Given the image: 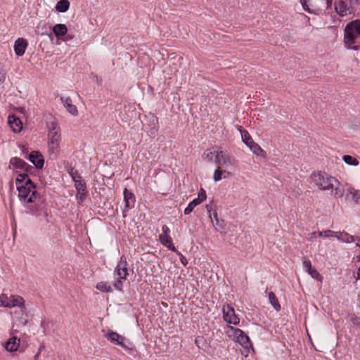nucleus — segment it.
<instances>
[{
    "mask_svg": "<svg viewBox=\"0 0 360 360\" xmlns=\"http://www.w3.org/2000/svg\"><path fill=\"white\" fill-rule=\"evenodd\" d=\"M19 173L15 179V186L20 202L27 210V213L39 216L44 208L43 200L37 192L36 186L27 173Z\"/></svg>",
    "mask_w": 360,
    "mask_h": 360,
    "instance_id": "obj_1",
    "label": "nucleus"
},
{
    "mask_svg": "<svg viewBox=\"0 0 360 360\" xmlns=\"http://www.w3.org/2000/svg\"><path fill=\"white\" fill-rule=\"evenodd\" d=\"M312 181L321 190L328 191L335 198H341L344 195V189L341 188L340 181L325 172H319L311 176Z\"/></svg>",
    "mask_w": 360,
    "mask_h": 360,
    "instance_id": "obj_2",
    "label": "nucleus"
},
{
    "mask_svg": "<svg viewBox=\"0 0 360 360\" xmlns=\"http://www.w3.org/2000/svg\"><path fill=\"white\" fill-rule=\"evenodd\" d=\"M60 128L55 123H51L48 134V152L52 159L56 158L60 152Z\"/></svg>",
    "mask_w": 360,
    "mask_h": 360,
    "instance_id": "obj_3",
    "label": "nucleus"
},
{
    "mask_svg": "<svg viewBox=\"0 0 360 360\" xmlns=\"http://www.w3.org/2000/svg\"><path fill=\"white\" fill-rule=\"evenodd\" d=\"M360 36V21L355 20L347 24L345 29V43L347 48L356 49L353 46L355 39Z\"/></svg>",
    "mask_w": 360,
    "mask_h": 360,
    "instance_id": "obj_4",
    "label": "nucleus"
},
{
    "mask_svg": "<svg viewBox=\"0 0 360 360\" xmlns=\"http://www.w3.org/2000/svg\"><path fill=\"white\" fill-rule=\"evenodd\" d=\"M225 333L233 341L238 342L245 348H248L251 346L249 337L239 328H236L231 326H227L225 328Z\"/></svg>",
    "mask_w": 360,
    "mask_h": 360,
    "instance_id": "obj_5",
    "label": "nucleus"
},
{
    "mask_svg": "<svg viewBox=\"0 0 360 360\" xmlns=\"http://www.w3.org/2000/svg\"><path fill=\"white\" fill-rule=\"evenodd\" d=\"M225 333L233 341L238 342L245 348H248L251 346L249 337L239 328H236L231 326H227L225 328Z\"/></svg>",
    "mask_w": 360,
    "mask_h": 360,
    "instance_id": "obj_6",
    "label": "nucleus"
},
{
    "mask_svg": "<svg viewBox=\"0 0 360 360\" xmlns=\"http://www.w3.org/2000/svg\"><path fill=\"white\" fill-rule=\"evenodd\" d=\"M127 274L128 271L126 259L122 257L114 271V277L115 279H116V282L114 283V288L115 290H122V282L126 280Z\"/></svg>",
    "mask_w": 360,
    "mask_h": 360,
    "instance_id": "obj_7",
    "label": "nucleus"
},
{
    "mask_svg": "<svg viewBox=\"0 0 360 360\" xmlns=\"http://www.w3.org/2000/svg\"><path fill=\"white\" fill-rule=\"evenodd\" d=\"M24 300L19 295H8L6 294H1L0 295V307L13 308L18 307L24 308Z\"/></svg>",
    "mask_w": 360,
    "mask_h": 360,
    "instance_id": "obj_8",
    "label": "nucleus"
},
{
    "mask_svg": "<svg viewBox=\"0 0 360 360\" xmlns=\"http://www.w3.org/2000/svg\"><path fill=\"white\" fill-rule=\"evenodd\" d=\"M105 338L114 345H119L124 349H131V342L116 332L109 330L105 334Z\"/></svg>",
    "mask_w": 360,
    "mask_h": 360,
    "instance_id": "obj_9",
    "label": "nucleus"
},
{
    "mask_svg": "<svg viewBox=\"0 0 360 360\" xmlns=\"http://www.w3.org/2000/svg\"><path fill=\"white\" fill-rule=\"evenodd\" d=\"M236 162L235 158L229 155L226 151L221 150L218 151L215 163L219 167L231 168L235 165Z\"/></svg>",
    "mask_w": 360,
    "mask_h": 360,
    "instance_id": "obj_10",
    "label": "nucleus"
},
{
    "mask_svg": "<svg viewBox=\"0 0 360 360\" xmlns=\"http://www.w3.org/2000/svg\"><path fill=\"white\" fill-rule=\"evenodd\" d=\"M223 319L229 324L238 325L240 319L236 314L235 310L229 305H224L222 308Z\"/></svg>",
    "mask_w": 360,
    "mask_h": 360,
    "instance_id": "obj_11",
    "label": "nucleus"
},
{
    "mask_svg": "<svg viewBox=\"0 0 360 360\" xmlns=\"http://www.w3.org/2000/svg\"><path fill=\"white\" fill-rule=\"evenodd\" d=\"M9 168L15 170L20 169L22 173H26L31 169V166L19 158H12L10 160Z\"/></svg>",
    "mask_w": 360,
    "mask_h": 360,
    "instance_id": "obj_12",
    "label": "nucleus"
},
{
    "mask_svg": "<svg viewBox=\"0 0 360 360\" xmlns=\"http://www.w3.org/2000/svg\"><path fill=\"white\" fill-rule=\"evenodd\" d=\"M73 179L75 182V188L77 191V199L78 200L79 203H81L86 198V185L85 183L81 180L80 176H78L77 179L74 176Z\"/></svg>",
    "mask_w": 360,
    "mask_h": 360,
    "instance_id": "obj_13",
    "label": "nucleus"
},
{
    "mask_svg": "<svg viewBox=\"0 0 360 360\" xmlns=\"http://www.w3.org/2000/svg\"><path fill=\"white\" fill-rule=\"evenodd\" d=\"M20 345V340L16 336L8 338L4 343V348L8 352H15L18 351Z\"/></svg>",
    "mask_w": 360,
    "mask_h": 360,
    "instance_id": "obj_14",
    "label": "nucleus"
},
{
    "mask_svg": "<svg viewBox=\"0 0 360 360\" xmlns=\"http://www.w3.org/2000/svg\"><path fill=\"white\" fill-rule=\"evenodd\" d=\"M8 124L14 133L21 131L22 129V123L21 120L15 115H9L8 117Z\"/></svg>",
    "mask_w": 360,
    "mask_h": 360,
    "instance_id": "obj_15",
    "label": "nucleus"
},
{
    "mask_svg": "<svg viewBox=\"0 0 360 360\" xmlns=\"http://www.w3.org/2000/svg\"><path fill=\"white\" fill-rule=\"evenodd\" d=\"M29 160L37 168L41 169L44 166V158L37 151H32L29 155Z\"/></svg>",
    "mask_w": 360,
    "mask_h": 360,
    "instance_id": "obj_16",
    "label": "nucleus"
},
{
    "mask_svg": "<svg viewBox=\"0 0 360 360\" xmlns=\"http://www.w3.org/2000/svg\"><path fill=\"white\" fill-rule=\"evenodd\" d=\"M27 43L23 38H18L14 44V51L18 56H22L25 51Z\"/></svg>",
    "mask_w": 360,
    "mask_h": 360,
    "instance_id": "obj_17",
    "label": "nucleus"
},
{
    "mask_svg": "<svg viewBox=\"0 0 360 360\" xmlns=\"http://www.w3.org/2000/svg\"><path fill=\"white\" fill-rule=\"evenodd\" d=\"M124 201L126 211L131 209L134 205V195L127 188L124 190Z\"/></svg>",
    "mask_w": 360,
    "mask_h": 360,
    "instance_id": "obj_18",
    "label": "nucleus"
},
{
    "mask_svg": "<svg viewBox=\"0 0 360 360\" xmlns=\"http://www.w3.org/2000/svg\"><path fill=\"white\" fill-rule=\"evenodd\" d=\"M60 101L63 103L64 107L72 115H77V108L75 105L72 104V100L70 97H61Z\"/></svg>",
    "mask_w": 360,
    "mask_h": 360,
    "instance_id": "obj_19",
    "label": "nucleus"
},
{
    "mask_svg": "<svg viewBox=\"0 0 360 360\" xmlns=\"http://www.w3.org/2000/svg\"><path fill=\"white\" fill-rule=\"evenodd\" d=\"M334 237L346 243H352L354 241V237L345 231H335Z\"/></svg>",
    "mask_w": 360,
    "mask_h": 360,
    "instance_id": "obj_20",
    "label": "nucleus"
},
{
    "mask_svg": "<svg viewBox=\"0 0 360 360\" xmlns=\"http://www.w3.org/2000/svg\"><path fill=\"white\" fill-rule=\"evenodd\" d=\"M220 150L219 148L214 147L212 149L206 150L203 154V159L208 162L215 161L217 160V154H218V151Z\"/></svg>",
    "mask_w": 360,
    "mask_h": 360,
    "instance_id": "obj_21",
    "label": "nucleus"
},
{
    "mask_svg": "<svg viewBox=\"0 0 360 360\" xmlns=\"http://www.w3.org/2000/svg\"><path fill=\"white\" fill-rule=\"evenodd\" d=\"M231 172L226 169H221L220 167H218L217 169L214 170L213 179L214 181H219L223 178H227L231 175Z\"/></svg>",
    "mask_w": 360,
    "mask_h": 360,
    "instance_id": "obj_22",
    "label": "nucleus"
},
{
    "mask_svg": "<svg viewBox=\"0 0 360 360\" xmlns=\"http://www.w3.org/2000/svg\"><path fill=\"white\" fill-rule=\"evenodd\" d=\"M335 11L341 16L347 15L348 8L345 2L342 0L335 4Z\"/></svg>",
    "mask_w": 360,
    "mask_h": 360,
    "instance_id": "obj_23",
    "label": "nucleus"
},
{
    "mask_svg": "<svg viewBox=\"0 0 360 360\" xmlns=\"http://www.w3.org/2000/svg\"><path fill=\"white\" fill-rule=\"evenodd\" d=\"M53 32L57 37H60L67 34L68 28L65 24H56L53 27Z\"/></svg>",
    "mask_w": 360,
    "mask_h": 360,
    "instance_id": "obj_24",
    "label": "nucleus"
},
{
    "mask_svg": "<svg viewBox=\"0 0 360 360\" xmlns=\"http://www.w3.org/2000/svg\"><path fill=\"white\" fill-rule=\"evenodd\" d=\"M300 3L302 6V8L304 11L308 12L309 13H315L320 10L319 8L314 6L312 4H309V1L307 0H300Z\"/></svg>",
    "mask_w": 360,
    "mask_h": 360,
    "instance_id": "obj_25",
    "label": "nucleus"
},
{
    "mask_svg": "<svg viewBox=\"0 0 360 360\" xmlns=\"http://www.w3.org/2000/svg\"><path fill=\"white\" fill-rule=\"evenodd\" d=\"M70 7V2L68 0H60L56 6V10L58 12L65 13Z\"/></svg>",
    "mask_w": 360,
    "mask_h": 360,
    "instance_id": "obj_26",
    "label": "nucleus"
},
{
    "mask_svg": "<svg viewBox=\"0 0 360 360\" xmlns=\"http://www.w3.org/2000/svg\"><path fill=\"white\" fill-rule=\"evenodd\" d=\"M248 147L250 148V149L252 151L253 153L258 156H264V151L262 149V148L254 141L250 143Z\"/></svg>",
    "mask_w": 360,
    "mask_h": 360,
    "instance_id": "obj_27",
    "label": "nucleus"
},
{
    "mask_svg": "<svg viewBox=\"0 0 360 360\" xmlns=\"http://www.w3.org/2000/svg\"><path fill=\"white\" fill-rule=\"evenodd\" d=\"M269 300L271 304L273 306V307L278 311L281 309V306L279 304V302L276 297V295L273 292H270L269 293Z\"/></svg>",
    "mask_w": 360,
    "mask_h": 360,
    "instance_id": "obj_28",
    "label": "nucleus"
},
{
    "mask_svg": "<svg viewBox=\"0 0 360 360\" xmlns=\"http://www.w3.org/2000/svg\"><path fill=\"white\" fill-rule=\"evenodd\" d=\"M96 289L103 292H110L112 291V289L110 285H108L107 283L101 281L96 284Z\"/></svg>",
    "mask_w": 360,
    "mask_h": 360,
    "instance_id": "obj_29",
    "label": "nucleus"
},
{
    "mask_svg": "<svg viewBox=\"0 0 360 360\" xmlns=\"http://www.w3.org/2000/svg\"><path fill=\"white\" fill-rule=\"evenodd\" d=\"M240 135L243 141L246 144L247 146L253 142L252 139L247 131L240 130Z\"/></svg>",
    "mask_w": 360,
    "mask_h": 360,
    "instance_id": "obj_30",
    "label": "nucleus"
},
{
    "mask_svg": "<svg viewBox=\"0 0 360 360\" xmlns=\"http://www.w3.org/2000/svg\"><path fill=\"white\" fill-rule=\"evenodd\" d=\"M210 218H211V221H212L213 226L215 227V229L217 230H219V229H221L223 228V223L221 221H220L218 219L217 214L216 212H214L213 214V218L212 217H210Z\"/></svg>",
    "mask_w": 360,
    "mask_h": 360,
    "instance_id": "obj_31",
    "label": "nucleus"
},
{
    "mask_svg": "<svg viewBox=\"0 0 360 360\" xmlns=\"http://www.w3.org/2000/svg\"><path fill=\"white\" fill-rule=\"evenodd\" d=\"M345 162L349 165L356 166L359 164V161L351 155H344L342 158Z\"/></svg>",
    "mask_w": 360,
    "mask_h": 360,
    "instance_id": "obj_32",
    "label": "nucleus"
},
{
    "mask_svg": "<svg viewBox=\"0 0 360 360\" xmlns=\"http://www.w3.org/2000/svg\"><path fill=\"white\" fill-rule=\"evenodd\" d=\"M347 197L348 198L352 199L355 202H357L359 199L360 198V197H359V195L358 194V192L355 189H354V188H350L348 191V193H347Z\"/></svg>",
    "mask_w": 360,
    "mask_h": 360,
    "instance_id": "obj_33",
    "label": "nucleus"
},
{
    "mask_svg": "<svg viewBox=\"0 0 360 360\" xmlns=\"http://www.w3.org/2000/svg\"><path fill=\"white\" fill-rule=\"evenodd\" d=\"M199 205V202L197 201V200H195L194 199L189 202V204L188 205V206L185 208L184 210V214L186 215H188L190 213L192 212V211L193 210V209Z\"/></svg>",
    "mask_w": 360,
    "mask_h": 360,
    "instance_id": "obj_34",
    "label": "nucleus"
},
{
    "mask_svg": "<svg viewBox=\"0 0 360 360\" xmlns=\"http://www.w3.org/2000/svg\"><path fill=\"white\" fill-rule=\"evenodd\" d=\"M334 233H335V231H333L331 230H326L317 232V235L319 237L329 238L334 237Z\"/></svg>",
    "mask_w": 360,
    "mask_h": 360,
    "instance_id": "obj_35",
    "label": "nucleus"
},
{
    "mask_svg": "<svg viewBox=\"0 0 360 360\" xmlns=\"http://www.w3.org/2000/svg\"><path fill=\"white\" fill-rule=\"evenodd\" d=\"M206 192L203 188H201L198 193V198H195V200L199 202V205L206 199Z\"/></svg>",
    "mask_w": 360,
    "mask_h": 360,
    "instance_id": "obj_36",
    "label": "nucleus"
},
{
    "mask_svg": "<svg viewBox=\"0 0 360 360\" xmlns=\"http://www.w3.org/2000/svg\"><path fill=\"white\" fill-rule=\"evenodd\" d=\"M159 238H160V242L164 245H166L168 243H170L172 240V238L169 236V235H166V234H160L159 236Z\"/></svg>",
    "mask_w": 360,
    "mask_h": 360,
    "instance_id": "obj_37",
    "label": "nucleus"
},
{
    "mask_svg": "<svg viewBox=\"0 0 360 360\" xmlns=\"http://www.w3.org/2000/svg\"><path fill=\"white\" fill-rule=\"evenodd\" d=\"M313 278H315L316 280H321V276L320 275V274L314 269H311V271H309V272H307Z\"/></svg>",
    "mask_w": 360,
    "mask_h": 360,
    "instance_id": "obj_38",
    "label": "nucleus"
},
{
    "mask_svg": "<svg viewBox=\"0 0 360 360\" xmlns=\"http://www.w3.org/2000/svg\"><path fill=\"white\" fill-rule=\"evenodd\" d=\"M302 266H303V269H304V271H306L307 272H309V271L311 270L312 269V266H311V262L309 260V259H304L303 262H302Z\"/></svg>",
    "mask_w": 360,
    "mask_h": 360,
    "instance_id": "obj_39",
    "label": "nucleus"
},
{
    "mask_svg": "<svg viewBox=\"0 0 360 360\" xmlns=\"http://www.w3.org/2000/svg\"><path fill=\"white\" fill-rule=\"evenodd\" d=\"M6 71L3 68H0V84H1L6 79Z\"/></svg>",
    "mask_w": 360,
    "mask_h": 360,
    "instance_id": "obj_40",
    "label": "nucleus"
},
{
    "mask_svg": "<svg viewBox=\"0 0 360 360\" xmlns=\"http://www.w3.org/2000/svg\"><path fill=\"white\" fill-rule=\"evenodd\" d=\"M165 246H167V248L169 250H172V251H173V252H177V250H176V248H175V247L173 245V244H172V240H171V242H170V243H168Z\"/></svg>",
    "mask_w": 360,
    "mask_h": 360,
    "instance_id": "obj_41",
    "label": "nucleus"
},
{
    "mask_svg": "<svg viewBox=\"0 0 360 360\" xmlns=\"http://www.w3.org/2000/svg\"><path fill=\"white\" fill-rule=\"evenodd\" d=\"M162 234L169 235V233L170 232L169 228L166 225L162 226Z\"/></svg>",
    "mask_w": 360,
    "mask_h": 360,
    "instance_id": "obj_42",
    "label": "nucleus"
},
{
    "mask_svg": "<svg viewBox=\"0 0 360 360\" xmlns=\"http://www.w3.org/2000/svg\"><path fill=\"white\" fill-rule=\"evenodd\" d=\"M316 235H317V232H316V231H314V232L309 233L308 235L307 240L309 241H312L315 238Z\"/></svg>",
    "mask_w": 360,
    "mask_h": 360,
    "instance_id": "obj_43",
    "label": "nucleus"
},
{
    "mask_svg": "<svg viewBox=\"0 0 360 360\" xmlns=\"http://www.w3.org/2000/svg\"><path fill=\"white\" fill-rule=\"evenodd\" d=\"M27 323V321L25 318H22L20 321L19 325L25 326Z\"/></svg>",
    "mask_w": 360,
    "mask_h": 360,
    "instance_id": "obj_44",
    "label": "nucleus"
},
{
    "mask_svg": "<svg viewBox=\"0 0 360 360\" xmlns=\"http://www.w3.org/2000/svg\"><path fill=\"white\" fill-rule=\"evenodd\" d=\"M180 260H181V262L184 265L186 266L187 264V259H186L185 257H184L183 255L181 256V258H180Z\"/></svg>",
    "mask_w": 360,
    "mask_h": 360,
    "instance_id": "obj_45",
    "label": "nucleus"
},
{
    "mask_svg": "<svg viewBox=\"0 0 360 360\" xmlns=\"http://www.w3.org/2000/svg\"><path fill=\"white\" fill-rule=\"evenodd\" d=\"M327 8H330L332 6V0H326Z\"/></svg>",
    "mask_w": 360,
    "mask_h": 360,
    "instance_id": "obj_46",
    "label": "nucleus"
},
{
    "mask_svg": "<svg viewBox=\"0 0 360 360\" xmlns=\"http://www.w3.org/2000/svg\"><path fill=\"white\" fill-rule=\"evenodd\" d=\"M206 208H207V210L209 213L211 212V210H212V205H206ZM210 217H212L211 216V214H210Z\"/></svg>",
    "mask_w": 360,
    "mask_h": 360,
    "instance_id": "obj_47",
    "label": "nucleus"
},
{
    "mask_svg": "<svg viewBox=\"0 0 360 360\" xmlns=\"http://www.w3.org/2000/svg\"><path fill=\"white\" fill-rule=\"evenodd\" d=\"M356 246L360 247V238L356 239Z\"/></svg>",
    "mask_w": 360,
    "mask_h": 360,
    "instance_id": "obj_48",
    "label": "nucleus"
},
{
    "mask_svg": "<svg viewBox=\"0 0 360 360\" xmlns=\"http://www.w3.org/2000/svg\"><path fill=\"white\" fill-rule=\"evenodd\" d=\"M357 277H358V278L360 279V267L358 269V271H357Z\"/></svg>",
    "mask_w": 360,
    "mask_h": 360,
    "instance_id": "obj_49",
    "label": "nucleus"
},
{
    "mask_svg": "<svg viewBox=\"0 0 360 360\" xmlns=\"http://www.w3.org/2000/svg\"><path fill=\"white\" fill-rule=\"evenodd\" d=\"M359 260H360V255H359Z\"/></svg>",
    "mask_w": 360,
    "mask_h": 360,
    "instance_id": "obj_50",
    "label": "nucleus"
}]
</instances>
